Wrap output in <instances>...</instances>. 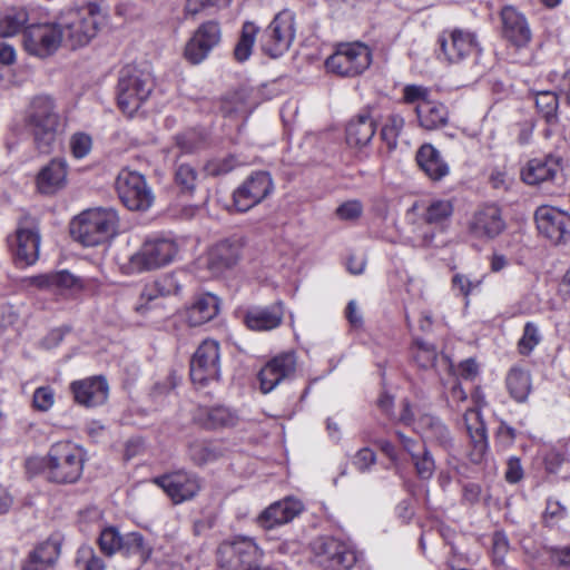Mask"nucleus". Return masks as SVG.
<instances>
[{
  "label": "nucleus",
  "mask_w": 570,
  "mask_h": 570,
  "mask_svg": "<svg viewBox=\"0 0 570 570\" xmlns=\"http://www.w3.org/2000/svg\"><path fill=\"white\" fill-rule=\"evenodd\" d=\"M106 13L97 2L69 8L60 16L62 38L72 48L87 46L99 32Z\"/></svg>",
  "instance_id": "1"
},
{
  "label": "nucleus",
  "mask_w": 570,
  "mask_h": 570,
  "mask_svg": "<svg viewBox=\"0 0 570 570\" xmlns=\"http://www.w3.org/2000/svg\"><path fill=\"white\" fill-rule=\"evenodd\" d=\"M118 223L115 209L91 208L72 219L70 233L83 246H98L116 235Z\"/></svg>",
  "instance_id": "2"
},
{
  "label": "nucleus",
  "mask_w": 570,
  "mask_h": 570,
  "mask_svg": "<svg viewBox=\"0 0 570 570\" xmlns=\"http://www.w3.org/2000/svg\"><path fill=\"white\" fill-rule=\"evenodd\" d=\"M26 125L33 136L35 145L40 153L49 154L57 140L61 119L52 98L36 97L26 116Z\"/></svg>",
  "instance_id": "3"
},
{
  "label": "nucleus",
  "mask_w": 570,
  "mask_h": 570,
  "mask_svg": "<svg viewBox=\"0 0 570 570\" xmlns=\"http://www.w3.org/2000/svg\"><path fill=\"white\" fill-rule=\"evenodd\" d=\"M85 455L81 448L69 441L52 444L43 458V473L57 484L77 482L83 471Z\"/></svg>",
  "instance_id": "4"
},
{
  "label": "nucleus",
  "mask_w": 570,
  "mask_h": 570,
  "mask_svg": "<svg viewBox=\"0 0 570 570\" xmlns=\"http://www.w3.org/2000/svg\"><path fill=\"white\" fill-rule=\"evenodd\" d=\"M154 81L148 71L136 66H126L119 72L117 101L120 110L131 117L149 98Z\"/></svg>",
  "instance_id": "5"
},
{
  "label": "nucleus",
  "mask_w": 570,
  "mask_h": 570,
  "mask_svg": "<svg viewBox=\"0 0 570 570\" xmlns=\"http://www.w3.org/2000/svg\"><path fill=\"white\" fill-rule=\"evenodd\" d=\"M372 62L370 48L358 41L341 42L335 46L334 52L326 58L325 69L342 78H353L363 73Z\"/></svg>",
  "instance_id": "6"
},
{
  "label": "nucleus",
  "mask_w": 570,
  "mask_h": 570,
  "mask_svg": "<svg viewBox=\"0 0 570 570\" xmlns=\"http://www.w3.org/2000/svg\"><path fill=\"white\" fill-rule=\"evenodd\" d=\"M178 253L177 244L167 238L146 240L126 263L121 265L125 274L149 272L168 265Z\"/></svg>",
  "instance_id": "7"
},
{
  "label": "nucleus",
  "mask_w": 570,
  "mask_h": 570,
  "mask_svg": "<svg viewBox=\"0 0 570 570\" xmlns=\"http://www.w3.org/2000/svg\"><path fill=\"white\" fill-rule=\"evenodd\" d=\"M295 16L289 10L277 13L261 36L262 50L272 58L283 56L295 38Z\"/></svg>",
  "instance_id": "8"
},
{
  "label": "nucleus",
  "mask_w": 570,
  "mask_h": 570,
  "mask_svg": "<svg viewBox=\"0 0 570 570\" xmlns=\"http://www.w3.org/2000/svg\"><path fill=\"white\" fill-rule=\"evenodd\" d=\"M116 190L122 204L130 210H146L154 202V195L145 177L128 168L119 171Z\"/></svg>",
  "instance_id": "9"
},
{
  "label": "nucleus",
  "mask_w": 570,
  "mask_h": 570,
  "mask_svg": "<svg viewBox=\"0 0 570 570\" xmlns=\"http://www.w3.org/2000/svg\"><path fill=\"white\" fill-rule=\"evenodd\" d=\"M59 23H31L23 30V47L29 55L47 58L53 55L62 42Z\"/></svg>",
  "instance_id": "10"
},
{
  "label": "nucleus",
  "mask_w": 570,
  "mask_h": 570,
  "mask_svg": "<svg viewBox=\"0 0 570 570\" xmlns=\"http://www.w3.org/2000/svg\"><path fill=\"white\" fill-rule=\"evenodd\" d=\"M220 376L219 344L214 340L203 341L190 360L191 381L204 386L210 381H217Z\"/></svg>",
  "instance_id": "11"
},
{
  "label": "nucleus",
  "mask_w": 570,
  "mask_h": 570,
  "mask_svg": "<svg viewBox=\"0 0 570 570\" xmlns=\"http://www.w3.org/2000/svg\"><path fill=\"white\" fill-rule=\"evenodd\" d=\"M317 562L328 570H348L357 561L356 552L335 538H320L313 546Z\"/></svg>",
  "instance_id": "12"
},
{
  "label": "nucleus",
  "mask_w": 570,
  "mask_h": 570,
  "mask_svg": "<svg viewBox=\"0 0 570 570\" xmlns=\"http://www.w3.org/2000/svg\"><path fill=\"white\" fill-rule=\"evenodd\" d=\"M507 228L502 209L497 204H483L468 224L469 234L480 240H492Z\"/></svg>",
  "instance_id": "13"
},
{
  "label": "nucleus",
  "mask_w": 570,
  "mask_h": 570,
  "mask_svg": "<svg viewBox=\"0 0 570 570\" xmlns=\"http://www.w3.org/2000/svg\"><path fill=\"white\" fill-rule=\"evenodd\" d=\"M539 233L559 245L570 242V215L552 206H540L534 213Z\"/></svg>",
  "instance_id": "14"
},
{
  "label": "nucleus",
  "mask_w": 570,
  "mask_h": 570,
  "mask_svg": "<svg viewBox=\"0 0 570 570\" xmlns=\"http://www.w3.org/2000/svg\"><path fill=\"white\" fill-rule=\"evenodd\" d=\"M273 189V180L268 173H254L234 191V205L238 212H247L268 197Z\"/></svg>",
  "instance_id": "15"
},
{
  "label": "nucleus",
  "mask_w": 570,
  "mask_h": 570,
  "mask_svg": "<svg viewBox=\"0 0 570 570\" xmlns=\"http://www.w3.org/2000/svg\"><path fill=\"white\" fill-rule=\"evenodd\" d=\"M222 28L218 21L208 20L198 26L185 47V58L198 65L207 58L209 52L219 45Z\"/></svg>",
  "instance_id": "16"
},
{
  "label": "nucleus",
  "mask_w": 570,
  "mask_h": 570,
  "mask_svg": "<svg viewBox=\"0 0 570 570\" xmlns=\"http://www.w3.org/2000/svg\"><path fill=\"white\" fill-rule=\"evenodd\" d=\"M439 43L450 63L462 62L468 57L481 51L475 35L462 29L444 31L439 38Z\"/></svg>",
  "instance_id": "17"
},
{
  "label": "nucleus",
  "mask_w": 570,
  "mask_h": 570,
  "mask_svg": "<svg viewBox=\"0 0 570 570\" xmlns=\"http://www.w3.org/2000/svg\"><path fill=\"white\" fill-rule=\"evenodd\" d=\"M29 284L62 296L75 295L88 287V282L85 278L66 269L33 276L29 279Z\"/></svg>",
  "instance_id": "18"
},
{
  "label": "nucleus",
  "mask_w": 570,
  "mask_h": 570,
  "mask_svg": "<svg viewBox=\"0 0 570 570\" xmlns=\"http://www.w3.org/2000/svg\"><path fill=\"white\" fill-rule=\"evenodd\" d=\"M304 509L303 503L294 498H285L264 509L256 518V524L263 530H272L294 520Z\"/></svg>",
  "instance_id": "19"
},
{
  "label": "nucleus",
  "mask_w": 570,
  "mask_h": 570,
  "mask_svg": "<svg viewBox=\"0 0 570 570\" xmlns=\"http://www.w3.org/2000/svg\"><path fill=\"white\" fill-rule=\"evenodd\" d=\"M500 19L502 37L512 46L522 48L531 41L532 32L528 20L515 7L504 6L500 11Z\"/></svg>",
  "instance_id": "20"
},
{
  "label": "nucleus",
  "mask_w": 570,
  "mask_h": 570,
  "mask_svg": "<svg viewBox=\"0 0 570 570\" xmlns=\"http://www.w3.org/2000/svg\"><path fill=\"white\" fill-rule=\"evenodd\" d=\"M155 482L168 494L174 503H181L193 499L200 489L198 479L183 471L159 476Z\"/></svg>",
  "instance_id": "21"
},
{
  "label": "nucleus",
  "mask_w": 570,
  "mask_h": 570,
  "mask_svg": "<svg viewBox=\"0 0 570 570\" xmlns=\"http://www.w3.org/2000/svg\"><path fill=\"white\" fill-rule=\"evenodd\" d=\"M296 370L294 353H283L271 360L259 372L258 379L263 393H269L282 381L291 377Z\"/></svg>",
  "instance_id": "22"
},
{
  "label": "nucleus",
  "mask_w": 570,
  "mask_h": 570,
  "mask_svg": "<svg viewBox=\"0 0 570 570\" xmlns=\"http://www.w3.org/2000/svg\"><path fill=\"white\" fill-rule=\"evenodd\" d=\"M464 423L470 439V461L480 464L483 462L489 449L487 426L481 412L475 409L466 410L464 413Z\"/></svg>",
  "instance_id": "23"
},
{
  "label": "nucleus",
  "mask_w": 570,
  "mask_h": 570,
  "mask_svg": "<svg viewBox=\"0 0 570 570\" xmlns=\"http://www.w3.org/2000/svg\"><path fill=\"white\" fill-rule=\"evenodd\" d=\"M180 287V283L175 274H164L153 282L145 284L135 307L136 312L145 314L155 301L178 294Z\"/></svg>",
  "instance_id": "24"
},
{
  "label": "nucleus",
  "mask_w": 570,
  "mask_h": 570,
  "mask_svg": "<svg viewBox=\"0 0 570 570\" xmlns=\"http://www.w3.org/2000/svg\"><path fill=\"white\" fill-rule=\"evenodd\" d=\"M244 243L240 238H227L215 244L208 252L207 266L214 274L234 267L242 256Z\"/></svg>",
  "instance_id": "25"
},
{
  "label": "nucleus",
  "mask_w": 570,
  "mask_h": 570,
  "mask_svg": "<svg viewBox=\"0 0 570 570\" xmlns=\"http://www.w3.org/2000/svg\"><path fill=\"white\" fill-rule=\"evenodd\" d=\"M75 401L83 406L91 407L104 404L109 394V386L101 375L75 381L70 384Z\"/></svg>",
  "instance_id": "26"
},
{
  "label": "nucleus",
  "mask_w": 570,
  "mask_h": 570,
  "mask_svg": "<svg viewBox=\"0 0 570 570\" xmlns=\"http://www.w3.org/2000/svg\"><path fill=\"white\" fill-rule=\"evenodd\" d=\"M40 236L35 227H20L11 243L16 263L21 266L33 264L39 256Z\"/></svg>",
  "instance_id": "27"
},
{
  "label": "nucleus",
  "mask_w": 570,
  "mask_h": 570,
  "mask_svg": "<svg viewBox=\"0 0 570 570\" xmlns=\"http://www.w3.org/2000/svg\"><path fill=\"white\" fill-rule=\"evenodd\" d=\"M67 161L62 158H53L38 173L37 188L41 194L52 195L67 185Z\"/></svg>",
  "instance_id": "28"
},
{
  "label": "nucleus",
  "mask_w": 570,
  "mask_h": 570,
  "mask_svg": "<svg viewBox=\"0 0 570 570\" xmlns=\"http://www.w3.org/2000/svg\"><path fill=\"white\" fill-rule=\"evenodd\" d=\"M283 317V304L278 302L271 306L247 309L243 322L252 331H272L282 324Z\"/></svg>",
  "instance_id": "29"
},
{
  "label": "nucleus",
  "mask_w": 570,
  "mask_h": 570,
  "mask_svg": "<svg viewBox=\"0 0 570 570\" xmlns=\"http://www.w3.org/2000/svg\"><path fill=\"white\" fill-rule=\"evenodd\" d=\"M560 171V158L547 156L528 161L521 171V177L525 184L537 185L543 181L554 180Z\"/></svg>",
  "instance_id": "30"
},
{
  "label": "nucleus",
  "mask_w": 570,
  "mask_h": 570,
  "mask_svg": "<svg viewBox=\"0 0 570 570\" xmlns=\"http://www.w3.org/2000/svg\"><path fill=\"white\" fill-rule=\"evenodd\" d=\"M198 424L208 430L234 428L237 425L238 415L225 406L200 407L195 414Z\"/></svg>",
  "instance_id": "31"
},
{
  "label": "nucleus",
  "mask_w": 570,
  "mask_h": 570,
  "mask_svg": "<svg viewBox=\"0 0 570 570\" xmlns=\"http://www.w3.org/2000/svg\"><path fill=\"white\" fill-rule=\"evenodd\" d=\"M416 163L425 175L434 181L441 180L450 171L440 151L430 144L420 147L416 153Z\"/></svg>",
  "instance_id": "32"
},
{
  "label": "nucleus",
  "mask_w": 570,
  "mask_h": 570,
  "mask_svg": "<svg viewBox=\"0 0 570 570\" xmlns=\"http://www.w3.org/2000/svg\"><path fill=\"white\" fill-rule=\"evenodd\" d=\"M375 134V121L370 114L363 112L353 118L346 127V142L351 147L366 146Z\"/></svg>",
  "instance_id": "33"
},
{
  "label": "nucleus",
  "mask_w": 570,
  "mask_h": 570,
  "mask_svg": "<svg viewBox=\"0 0 570 570\" xmlns=\"http://www.w3.org/2000/svg\"><path fill=\"white\" fill-rule=\"evenodd\" d=\"M218 311L219 302L216 296L212 294L199 295L186 311L187 322L191 326H199L213 320Z\"/></svg>",
  "instance_id": "34"
},
{
  "label": "nucleus",
  "mask_w": 570,
  "mask_h": 570,
  "mask_svg": "<svg viewBox=\"0 0 570 570\" xmlns=\"http://www.w3.org/2000/svg\"><path fill=\"white\" fill-rule=\"evenodd\" d=\"M415 111L420 126L428 130H434L448 124L449 112L442 102L434 100L420 102Z\"/></svg>",
  "instance_id": "35"
},
{
  "label": "nucleus",
  "mask_w": 570,
  "mask_h": 570,
  "mask_svg": "<svg viewBox=\"0 0 570 570\" xmlns=\"http://www.w3.org/2000/svg\"><path fill=\"white\" fill-rule=\"evenodd\" d=\"M59 554L60 548L56 542H42L29 553L22 564V570H48L57 561Z\"/></svg>",
  "instance_id": "36"
},
{
  "label": "nucleus",
  "mask_w": 570,
  "mask_h": 570,
  "mask_svg": "<svg viewBox=\"0 0 570 570\" xmlns=\"http://www.w3.org/2000/svg\"><path fill=\"white\" fill-rule=\"evenodd\" d=\"M416 429L424 434L426 439L435 441L443 448L451 446L450 431L445 424L438 417L425 414L416 421Z\"/></svg>",
  "instance_id": "37"
},
{
  "label": "nucleus",
  "mask_w": 570,
  "mask_h": 570,
  "mask_svg": "<svg viewBox=\"0 0 570 570\" xmlns=\"http://www.w3.org/2000/svg\"><path fill=\"white\" fill-rule=\"evenodd\" d=\"M28 21L29 14L24 8H12L0 13V38L16 36L26 29Z\"/></svg>",
  "instance_id": "38"
},
{
  "label": "nucleus",
  "mask_w": 570,
  "mask_h": 570,
  "mask_svg": "<svg viewBox=\"0 0 570 570\" xmlns=\"http://www.w3.org/2000/svg\"><path fill=\"white\" fill-rule=\"evenodd\" d=\"M235 541L244 570L261 566V561L265 553L254 538L247 535H236Z\"/></svg>",
  "instance_id": "39"
},
{
  "label": "nucleus",
  "mask_w": 570,
  "mask_h": 570,
  "mask_svg": "<svg viewBox=\"0 0 570 570\" xmlns=\"http://www.w3.org/2000/svg\"><path fill=\"white\" fill-rule=\"evenodd\" d=\"M507 387L517 402L527 400L531 391V377L528 371L513 367L507 375Z\"/></svg>",
  "instance_id": "40"
},
{
  "label": "nucleus",
  "mask_w": 570,
  "mask_h": 570,
  "mask_svg": "<svg viewBox=\"0 0 570 570\" xmlns=\"http://www.w3.org/2000/svg\"><path fill=\"white\" fill-rule=\"evenodd\" d=\"M120 551L127 557H135L142 563L150 557L151 548L146 544L140 533L130 532L122 537Z\"/></svg>",
  "instance_id": "41"
},
{
  "label": "nucleus",
  "mask_w": 570,
  "mask_h": 570,
  "mask_svg": "<svg viewBox=\"0 0 570 570\" xmlns=\"http://www.w3.org/2000/svg\"><path fill=\"white\" fill-rule=\"evenodd\" d=\"M453 204L448 199L431 202L423 214V220L429 225L442 226L453 214Z\"/></svg>",
  "instance_id": "42"
},
{
  "label": "nucleus",
  "mask_w": 570,
  "mask_h": 570,
  "mask_svg": "<svg viewBox=\"0 0 570 570\" xmlns=\"http://www.w3.org/2000/svg\"><path fill=\"white\" fill-rule=\"evenodd\" d=\"M257 32L258 28L253 22L243 24L240 37L234 49V57L238 62L246 61L252 55Z\"/></svg>",
  "instance_id": "43"
},
{
  "label": "nucleus",
  "mask_w": 570,
  "mask_h": 570,
  "mask_svg": "<svg viewBox=\"0 0 570 570\" xmlns=\"http://www.w3.org/2000/svg\"><path fill=\"white\" fill-rule=\"evenodd\" d=\"M217 563L225 570H244L235 537L220 543L217 549Z\"/></svg>",
  "instance_id": "44"
},
{
  "label": "nucleus",
  "mask_w": 570,
  "mask_h": 570,
  "mask_svg": "<svg viewBox=\"0 0 570 570\" xmlns=\"http://www.w3.org/2000/svg\"><path fill=\"white\" fill-rule=\"evenodd\" d=\"M404 127V119L397 114L390 115L381 130V138L390 150L397 145L399 136Z\"/></svg>",
  "instance_id": "45"
},
{
  "label": "nucleus",
  "mask_w": 570,
  "mask_h": 570,
  "mask_svg": "<svg viewBox=\"0 0 570 570\" xmlns=\"http://www.w3.org/2000/svg\"><path fill=\"white\" fill-rule=\"evenodd\" d=\"M220 111L225 117H244L249 112L243 92H234L222 100Z\"/></svg>",
  "instance_id": "46"
},
{
  "label": "nucleus",
  "mask_w": 570,
  "mask_h": 570,
  "mask_svg": "<svg viewBox=\"0 0 570 570\" xmlns=\"http://www.w3.org/2000/svg\"><path fill=\"white\" fill-rule=\"evenodd\" d=\"M411 461L414 465L416 475L421 480H429L433 476L435 471V462L426 448L416 454H413V456H411Z\"/></svg>",
  "instance_id": "47"
},
{
  "label": "nucleus",
  "mask_w": 570,
  "mask_h": 570,
  "mask_svg": "<svg viewBox=\"0 0 570 570\" xmlns=\"http://www.w3.org/2000/svg\"><path fill=\"white\" fill-rule=\"evenodd\" d=\"M540 341L541 335L539 333L538 326L532 322H528L524 325L523 334L518 343L519 352L522 355L530 354L533 351V348L540 343Z\"/></svg>",
  "instance_id": "48"
},
{
  "label": "nucleus",
  "mask_w": 570,
  "mask_h": 570,
  "mask_svg": "<svg viewBox=\"0 0 570 570\" xmlns=\"http://www.w3.org/2000/svg\"><path fill=\"white\" fill-rule=\"evenodd\" d=\"M436 358L438 353L434 345L421 341L415 342L414 360L420 367H433Z\"/></svg>",
  "instance_id": "49"
},
{
  "label": "nucleus",
  "mask_w": 570,
  "mask_h": 570,
  "mask_svg": "<svg viewBox=\"0 0 570 570\" xmlns=\"http://www.w3.org/2000/svg\"><path fill=\"white\" fill-rule=\"evenodd\" d=\"M535 106L543 117L551 121L556 118L558 109V97L551 91L538 92L535 97Z\"/></svg>",
  "instance_id": "50"
},
{
  "label": "nucleus",
  "mask_w": 570,
  "mask_h": 570,
  "mask_svg": "<svg viewBox=\"0 0 570 570\" xmlns=\"http://www.w3.org/2000/svg\"><path fill=\"white\" fill-rule=\"evenodd\" d=\"M122 537L115 528H107L101 531L99 537L100 550L106 556H112L117 551H120Z\"/></svg>",
  "instance_id": "51"
},
{
  "label": "nucleus",
  "mask_w": 570,
  "mask_h": 570,
  "mask_svg": "<svg viewBox=\"0 0 570 570\" xmlns=\"http://www.w3.org/2000/svg\"><path fill=\"white\" fill-rule=\"evenodd\" d=\"M77 564L85 570H105L104 561L97 557L94 549L89 546H83L78 550Z\"/></svg>",
  "instance_id": "52"
},
{
  "label": "nucleus",
  "mask_w": 570,
  "mask_h": 570,
  "mask_svg": "<svg viewBox=\"0 0 570 570\" xmlns=\"http://www.w3.org/2000/svg\"><path fill=\"white\" fill-rule=\"evenodd\" d=\"M69 147L75 158L86 157L92 148V139L85 132H76L70 137Z\"/></svg>",
  "instance_id": "53"
},
{
  "label": "nucleus",
  "mask_w": 570,
  "mask_h": 570,
  "mask_svg": "<svg viewBox=\"0 0 570 570\" xmlns=\"http://www.w3.org/2000/svg\"><path fill=\"white\" fill-rule=\"evenodd\" d=\"M175 181L183 190L190 191L197 181V171L188 164H180L175 173Z\"/></svg>",
  "instance_id": "54"
},
{
  "label": "nucleus",
  "mask_w": 570,
  "mask_h": 570,
  "mask_svg": "<svg viewBox=\"0 0 570 570\" xmlns=\"http://www.w3.org/2000/svg\"><path fill=\"white\" fill-rule=\"evenodd\" d=\"M55 404V392L50 386L36 389L32 397V405L37 411L47 412Z\"/></svg>",
  "instance_id": "55"
},
{
  "label": "nucleus",
  "mask_w": 570,
  "mask_h": 570,
  "mask_svg": "<svg viewBox=\"0 0 570 570\" xmlns=\"http://www.w3.org/2000/svg\"><path fill=\"white\" fill-rule=\"evenodd\" d=\"M363 213V205L360 200L353 199L341 204L336 210V216L342 220H356Z\"/></svg>",
  "instance_id": "56"
},
{
  "label": "nucleus",
  "mask_w": 570,
  "mask_h": 570,
  "mask_svg": "<svg viewBox=\"0 0 570 570\" xmlns=\"http://www.w3.org/2000/svg\"><path fill=\"white\" fill-rule=\"evenodd\" d=\"M430 91L426 87L407 85L403 89V100L406 104H420L429 101Z\"/></svg>",
  "instance_id": "57"
},
{
  "label": "nucleus",
  "mask_w": 570,
  "mask_h": 570,
  "mask_svg": "<svg viewBox=\"0 0 570 570\" xmlns=\"http://www.w3.org/2000/svg\"><path fill=\"white\" fill-rule=\"evenodd\" d=\"M376 461V455L370 448L358 450L353 456L352 463L360 471H367Z\"/></svg>",
  "instance_id": "58"
},
{
  "label": "nucleus",
  "mask_w": 570,
  "mask_h": 570,
  "mask_svg": "<svg viewBox=\"0 0 570 570\" xmlns=\"http://www.w3.org/2000/svg\"><path fill=\"white\" fill-rule=\"evenodd\" d=\"M202 141L195 132H185L176 136V146L181 154H191L196 151Z\"/></svg>",
  "instance_id": "59"
},
{
  "label": "nucleus",
  "mask_w": 570,
  "mask_h": 570,
  "mask_svg": "<svg viewBox=\"0 0 570 570\" xmlns=\"http://www.w3.org/2000/svg\"><path fill=\"white\" fill-rule=\"evenodd\" d=\"M456 373L460 377L473 381L479 375V364L474 358H468L459 363Z\"/></svg>",
  "instance_id": "60"
},
{
  "label": "nucleus",
  "mask_w": 570,
  "mask_h": 570,
  "mask_svg": "<svg viewBox=\"0 0 570 570\" xmlns=\"http://www.w3.org/2000/svg\"><path fill=\"white\" fill-rule=\"evenodd\" d=\"M523 478V470L518 458H511L508 461L505 480L509 483H517Z\"/></svg>",
  "instance_id": "61"
},
{
  "label": "nucleus",
  "mask_w": 570,
  "mask_h": 570,
  "mask_svg": "<svg viewBox=\"0 0 570 570\" xmlns=\"http://www.w3.org/2000/svg\"><path fill=\"white\" fill-rule=\"evenodd\" d=\"M493 556L495 561H502L503 557L509 550V542L507 537L501 533L497 532L493 535Z\"/></svg>",
  "instance_id": "62"
},
{
  "label": "nucleus",
  "mask_w": 570,
  "mask_h": 570,
  "mask_svg": "<svg viewBox=\"0 0 570 570\" xmlns=\"http://www.w3.org/2000/svg\"><path fill=\"white\" fill-rule=\"evenodd\" d=\"M189 453L191 459L198 464H203L214 458L212 451L202 443L191 445Z\"/></svg>",
  "instance_id": "63"
},
{
  "label": "nucleus",
  "mask_w": 570,
  "mask_h": 570,
  "mask_svg": "<svg viewBox=\"0 0 570 570\" xmlns=\"http://www.w3.org/2000/svg\"><path fill=\"white\" fill-rule=\"evenodd\" d=\"M396 436L410 456H413V454H416L426 448L423 443L404 435L402 432L397 431Z\"/></svg>",
  "instance_id": "64"
}]
</instances>
